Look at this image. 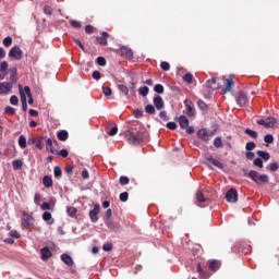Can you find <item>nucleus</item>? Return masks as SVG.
<instances>
[{"mask_svg": "<svg viewBox=\"0 0 279 279\" xmlns=\"http://www.w3.org/2000/svg\"><path fill=\"white\" fill-rule=\"evenodd\" d=\"M248 178L255 182V184H267L269 182V175L260 174L256 170H251L248 172Z\"/></svg>", "mask_w": 279, "mask_h": 279, "instance_id": "obj_1", "label": "nucleus"}, {"mask_svg": "<svg viewBox=\"0 0 279 279\" xmlns=\"http://www.w3.org/2000/svg\"><path fill=\"white\" fill-rule=\"evenodd\" d=\"M125 138L128 141V143H130L131 145H138V143H141V141H143V134L142 133H132V132H128L125 134Z\"/></svg>", "mask_w": 279, "mask_h": 279, "instance_id": "obj_2", "label": "nucleus"}, {"mask_svg": "<svg viewBox=\"0 0 279 279\" xmlns=\"http://www.w3.org/2000/svg\"><path fill=\"white\" fill-rule=\"evenodd\" d=\"M197 136L201 141H204L205 143H207V141H210V138L215 136V133L210 130L201 129L197 132Z\"/></svg>", "mask_w": 279, "mask_h": 279, "instance_id": "obj_3", "label": "nucleus"}, {"mask_svg": "<svg viewBox=\"0 0 279 279\" xmlns=\"http://www.w3.org/2000/svg\"><path fill=\"white\" fill-rule=\"evenodd\" d=\"M226 199L230 204H236L239 199V193L236 192V189L231 187L230 190H228V192L226 193Z\"/></svg>", "mask_w": 279, "mask_h": 279, "instance_id": "obj_4", "label": "nucleus"}, {"mask_svg": "<svg viewBox=\"0 0 279 279\" xmlns=\"http://www.w3.org/2000/svg\"><path fill=\"white\" fill-rule=\"evenodd\" d=\"M9 58H14L15 60H21L23 58V50H21V47L15 46L11 48L9 51Z\"/></svg>", "mask_w": 279, "mask_h": 279, "instance_id": "obj_5", "label": "nucleus"}, {"mask_svg": "<svg viewBox=\"0 0 279 279\" xmlns=\"http://www.w3.org/2000/svg\"><path fill=\"white\" fill-rule=\"evenodd\" d=\"M184 106H185V114L187 117H194L195 116V106L193 105V101L185 99Z\"/></svg>", "mask_w": 279, "mask_h": 279, "instance_id": "obj_6", "label": "nucleus"}, {"mask_svg": "<svg viewBox=\"0 0 279 279\" xmlns=\"http://www.w3.org/2000/svg\"><path fill=\"white\" fill-rule=\"evenodd\" d=\"M99 204L94 205V208L89 211V219L93 223H97V221H99V217H97V215H99Z\"/></svg>", "mask_w": 279, "mask_h": 279, "instance_id": "obj_7", "label": "nucleus"}, {"mask_svg": "<svg viewBox=\"0 0 279 279\" xmlns=\"http://www.w3.org/2000/svg\"><path fill=\"white\" fill-rule=\"evenodd\" d=\"M235 101L240 107L247 106V95L243 92H240L235 97Z\"/></svg>", "mask_w": 279, "mask_h": 279, "instance_id": "obj_8", "label": "nucleus"}, {"mask_svg": "<svg viewBox=\"0 0 279 279\" xmlns=\"http://www.w3.org/2000/svg\"><path fill=\"white\" fill-rule=\"evenodd\" d=\"M13 86L14 85L10 82L0 83V95H8V93L12 90Z\"/></svg>", "mask_w": 279, "mask_h": 279, "instance_id": "obj_9", "label": "nucleus"}, {"mask_svg": "<svg viewBox=\"0 0 279 279\" xmlns=\"http://www.w3.org/2000/svg\"><path fill=\"white\" fill-rule=\"evenodd\" d=\"M22 226L24 228H29V226H34V218L28 214H24L22 216Z\"/></svg>", "mask_w": 279, "mask_h": 279, "instance_id": "obj_10", "label": "nucleus"}, {"mask_svg": "<svg viewBox=\"0 0 279 279\" xmlns=\"http://www.w3.org/2000/svg\"><path fill=\"white\" fill-rule=\"evenodd\" d=\"M232 86H234V82H232V76H229L225 80V88L222 89V95L230 93V90H232Z\"/></svg>", "mask_w": 279, "mask_h": 279, "instance_id": "obj_11", "label": "nucleus"}, {"mask_svg": "<svg viewBox=\"0 0 279 279\" xmlns=\"http://www.w3.org/2000/svg\"><path fill=\"white\" fill-rule=\"evenodd\" d=\"M105 223L107 228H109L110 230H113L114 232H117L121 228V225H119V222L112 221V219H105Z\"/></svg>", "mask_w": 279, "mask_h": 279, "instance_id": "obj_12", "label": "nucleus"}, {"mask_svg": "<svg viewBox=\"0 0 279 279\" xmlns=\"http://www.w3.org/2000/svg\"><path fill=\"white\" fill-rule=\"evenodd\" d=\"M208 90H215L217 88H221V86L217 85V78L213 77L211 80H207L205 84Z\"/></svg>", "mask_w": 279, "mask_h": 279, "instance_id": "obj_13", "label": "nucleus"}, {"mask_svg": "<svg viewBox=\"0 0 279 279\" xmlns=\"http://www.w3.org/2000/svg\"><path fill=\"white\" fill-rule=\"evenodd\" d=\"M153 101L155 108H157L158 110H162V108H165V100H162V97L160 95L155 96Z\"/></svg>", "mask_w": 279, "mask_h": 279, "instance_id": "obj_14", "label": "nucleus"}, {"mask_svg": "<svg viewBox=\"0 0 279 279\" xmlns=\"http://www.w3.org/2000/svg\"><path fill=\"white\" fill-rule=\"evenodd\" d=\"M20 94L22 100V109L24 112H27V96H25V92H23V87L20 85Z\"/></svg>", "mask_w": 279, "mask_h": 279, "instance_id": "obj_15", "label": "nucleus"}, {"mask_svg": "<svg viewBox=\"0 0 279 279\" xmlns=\"http://www.w3.org/2000/svg\"><path fill=\"white\" fill-rule=\"evenodd\" d=\"M120 51H121V56H123L124 58H128L129 60L134 57V53L132 52V49H130L125 46L121 47Z\"/></svg>", "mask_w": 279, "mask_h": 279, "instance_id": "obj_16", "label": "nucleus"}, {"mask_svg": "<svg viewBox=\"0 0 279 279\" xmlns=\"http://www.w3.org/2000/svg\"><path fill=\"white\" fill-rule=\"evenodd\" d=\"M46 149L52 155L58 154V150L53 148V141L49 137L46 140Z\"/></svg>", "mask_w": 279, "mask_h": 279, "instance_id": "obj_17", "label": "nucleus"}, {"mask_svg": "<svg viewBox=\"0 0 279 279\" xmlns=\"http://www.w3.org/2000/svg\"><path fill=\"white\" fill-rule=\"evenodd\" d=\"M179 125L182 130H186V128H189V118H186V116H180Z\"/></svg>", "mask_w": 279, "mask_h": 279, "instance_id": "obj_18", "label": "nucleus"}, {"mask_svg": "<svg viewBox=\"0 0 279 279\" xmlns=\"http://www.w3.org/2000/svg\"><path fill=\"white\" fill-rule=\"evenodd\" d=\"M61 260H63V263L68 265V267H73V257H71V255L62 254Z\"/></svg>", "mask_w": 279, "mask_h": 279, "instance_id": "obj_19", "label": "nucleus"}, {"mask_svg": "<svg viewBox=\"0 0 279 279\" xmlns=\"http://www.w3.org/2000/svg\"><path fill=\"white\" fill-rule=\"evenodd\" d=\"M40 253L41 260H49V258H51V251L49 250V247L41 248Z\"/></svg>", "mask_w": 279, "mask_h": 279, "instance_id": "obj_20", "label": "nucleus"}, {"mask_svg": "<svg viewBox=\"0 0 279 279\" xmlns=\"http://www.w3.org/2000/svg\"><path fill=\"white\" fill-rule=\"evenodd\" d=\"M43 184L46 186V189H51V186H53V179H51L49 175H45L43 178Z\"/></svg>", "mask_w": 279, "mask_h": 279, "instance_id": "obj_21", "label": "nucleus"}, {"mask_svg": "<svg viewBox=\"0 0 279 279\" xmlns=\"http://www.w3.org/2000/svg\"><path fill=\"white\" fill-rule=\"evenodd\" d=\"M97 43H98L99 45H108V33H107V32H104V33H102V36L97 37Z\"/></svg>", "mask_w": 279, "mask_h": 279, "instance_id": "obj_22", "label": "nucleus"}, {"mask_svg": "<svg viewBox=\"0 0 279 279\" xmlns=\"http://www.w3.org/2000/svg\"><path fill=\"white\" fill-rule=\"evenodd\" d=\"M43 219H44V221H47L49 226H51L53 223V219L51 217V213H49V211H45L43 214Z\"/></svg>", "mask_w": 279, "mask_h": 279, "instance_id": "obj_23", "label": "nucleus"}, {"mask_svg": "<svg viewBox=\"0 0 279 279\" xmlns=\"http://www.w3.org/2000/svg\"><path fill=\"white\" fill-rule=\"evenodd\" d=\"M12 167L15 171H19L20 169H23V161L21 159L13 160Z\"/></svg>", "mask_w": 279, "mask_h": 279, "instance_id": "obj_24", "label": "nucleus"}, {"mask_svg": "<svg viewBox=\"0 0 279 279\" xmlns=\"http://www.w3.org/2000/svg\"><path fill=\"white\" fill-rule=\"evenodd\" d=\"M19 146L21 147V149H25V147H27V138H25V135L20 136Z\"/></svg>", "mask_w": 279, "mask_h": 279, "instance_id": "obj_25", "label": "nucleus"}, {"mask_svg": "<svg viewBox=\"0 0 279 279\" xmlns=\"http://www.w3.org/2000/svg\"><path fill=\"white\" fill-rule=\"evenodd\" d=\"M57 136L60 141H66L69 138V132L62 130L58 132Z\"/></svg>", "mask_w": 279, "mask_h": 279, "instance_id": "obj_26", "label": "nucleus"}, {"mask_svg": "<svg viewBox=\"0 0 279 279\" xmlns=\"http://www.w3.org/2000/svg\"><path fill=\"white\" fill-rule=\"evenodd\" d=\"M118 89L122 95H125V96L130 95V88L123 84L118 85Z\"/></svg>", "mask_w": 279, "mask_h": 279, "instance_id": "obj_27", "label": "nucleus"}, {"mask_svg": "<svg viewBox=\"0 0 279 279\" xmlns=\"http://www.w3.org/2000/svg\"><path fill=\"white\" fill-rule=\"evenodd\" d=\"M257 156H259V158H263V160H269L271 158L269 153L263 150H258Z\"/></svg>", "mask_w": 279, "mask_h": 279, "instance_id": "obj_28", "label": "nucleus"}, {"mask_svg": "<svg viewBox=\"0 0 279 279\" xmlns=\"http://www.w3.org/2000/svg\"><path fill=\"white\" fill-rule=\"evenodd\" d=\"M138 93L140 95H142V97H147V95H149V87H140Z\"/></svg>", "mask_w": 279, "mask_h": 279, "instance_id": "obj_29", "label": "nucleus"}, {"mask_svg": "<svg viewBox=\"0 0 279 279\" xmlns=\"http://www.w3.org/2000/svg\"><path fill=\"white\" fill-rule=\"evenodd\" d=\"M145 112H147V114H156V108L154 105H147L145 107Z\"/></svg>", "mask_w": 279, "mask_h": 279, "instance_id": "obj_30", "label": "nucleus"}, {"mask_svg": "<svg viewBox=\"0 0 279 279\" xmlns=\"http://www.w3.org/2000/svg\"><path fill=\"white\" fill-rule=\"evenodd\" d=\"M197 274H199L201 278H204V279L209 278L208 274H206V272H204V270H202V265L201 264L197 265Z\"/></svg>", "mask_w": 279, "mask_h": 279, "instance_id": "obj_31", "label": "nucleus"}, {"mask_svg": "<svg viewBox=\"0 0 279 279\" xmlns=\"http://www.w3.org/2000/svg\"><path fill=\"white\" fill-rule=\"evenodd\" d=\"M245 134H247L252 138H258V133L252 129H246Z\"/></svg>", "mask_w": 279, "mask_h": 279, "instance_id": "obj_32", "label": "nucleus"}, {"mask_svg": "<svg viewBox=\"0 0 279 279\" xmlns=\"http://www.w3.org/2000/svg\"><path fill=\"white\" fill-rule=\"evenodd\" d=\"M66 213L69 217H75V215H77V209L75 207L70 206L66 208Z\"/></svg>", "mask_w": 279, "mask_h": 279, "instance_id": "obj_33", "label": "nucleus"}, {"mask_svg": "<svg viewBox=\"0 0 279 279\" xmlns=\"http://www.w3.org/2000/svg\"><path fill=\"white\" fill-rule=\"evenodd\" d=\"M274 125H276V118H267L266 128H274Z\"/></svg>", "mask_w": 279, "mask_h": 279, "instance_id": "obj_34", "label": "nucleus"}, {"mask_svg": "<svg viewBox=\"0 0 279 279\" xmlns=\"http://www.w3.org/2000/svg\"><path fill=\"white\" fill-rule=\"evenodd\" d=\"M214 146L217 148V149H220V147H223V142H221V137H216L214 140Z\"/></svg>", "mask_w": 279, "mask_h": 279, "instance_id": "obj_35", "label": "nucleus"}, {"mask_svg": "<svg viewBox=\"0 0 279 279\" xmlns=\"http://www.w3.org/2000/svg\"><path fill=\"white\" fill-rule=\"evenodd\" d=\"M155 93H158V95H162L165 93V87L161 84H157L154 87Z\"/></svg>", "mask_w": 279, "mask_h": 279, "instance_id": "obj_36", "label": "nucleus"}, {"mask_svg": "<svg viewBox=\"0 0 279 279\" xmlns=\"http://www.w3.org/2000/svg\"><path fill=\"white\" fill-rule=\"evenodd\" d=\"M183 82H186L187 84H193V74L186 73V74L183 76Z\"/></svg>", "mask_w": 279, "mask_h": 279, "instance_id": "obj_37", "label": "nucleus"}, {"mask_svg": "<svg viewBox=\"0 0 279 279\" xmlns=\"http://www.w3.org/2000/svg\"><path fill=\"white\" fill-rule=\"evenodd\" d=\"M197 106H198V108H199L201 110H203L204 112H205L206 110H208V105H206V102H204V100H198V101H197Z\"/></svg>", "mask_w": 279, "mask_h": 279, "instance_id": "obj_38", "label": "nucleus"}, {"mask_svg": "<svg viewBox=\"0 0 279 279\" xmlns=\"http://www.w3.org/2000/svg\"><path fill=\"white\" fill-rule=\"evenodd\" d=\"M4 112H5V114H10L12 117L13 114L16 113V109H14L13 107L8 106V107H5Z\"/></svg>", "mask_w": 279, "mask_h": 279, "instance_id": "obj_39", "label": "nucleus"}, {"mask_svg": "<svg viewBox=\"0 0 279 279\" xmlns=\"http://www.w3.org/2000/svg\"><path fill=\"white\" fill-rule=\"evenodd\" d=\"M53 156H61L62 158H66L69 156V150L66 149H61L60 151L57 150V154Z\"/></svg>", "mask_w": 279, "mask_h": 279, "instance_id": "obj_40", "label": "nucleus"}, {"mask_svg": "<svg viewBox=\"0 0 279 279\" xmlns=\"http://www.w3.org/2000/svg\"><path fill=\"white\" fill-rule=\"evenodd\" d=\"M246 151H252L253 149H256V144L254 142L246 143L245 146Z\"/></svg>", "mask_w": 279, "mask_h": 279, "instance_id": "obj_41", "label": "nucleus"}, {"mask_svg": "<svg viewBox=\"0 0 279 279\" xmlns=\"http://www.w3.org/2000/svg\"><path fill=\"white\" fill-rule=\"evenodd\" d=\"M218 267H219V264H217V260H211V262L209 263V269H210L211 271H217Z\"/></svg>", "mask_w": 279, "mask_h": 279, "instance_id": "obj_42", "label": "nucleus"}, {"mask_svg": "<svg viewBox=\"0 0 279 279\" xmlns=\"http://www.w3.org/2000/svg\"><path fill=\"white\" fill-rule=\"evenodd\" d=\"M10 105L11 106H19V97L16 95L11 96Z\"/></svg>", "mask_w": 279, "mask_h": 279, "instance_id": "obj_43", "label": "nucleus"}, {"mask_svg": "<svg viewBox=\"0 0 279 279\" xmlns=\"http://www.w3.org/2000/svg\"><path fill=\"white\" fill-rule=\"evenodd\" d=\"M264 141H265V143H268V145H270L271 143H274V135H271V134H266V135L264 136Z\"/></svg>", "mask_w": 279, "mask_h": 279, "instance_id": "obj_44", "label": "nucleus"}, {"mask_svg": "<svg viewBox=\"0 0 279 279\" xmlns=\"http://www.w3.org/2000/svg\"><path fill=\"white\" fill-rule=\"evenodd\" d=\"M54 178H62V169L59 166L54 167Z\"/></svg>", "mask_w": 279, "mask_h": 279, "instance_id": "obj_45", "label": "nucleus"}, {"mask_svg": "<svg viewBox=\"0 0 279 279\" xmlns=\"http://www.w3.org/2000/svg\"><path fill=\"white\" fill-rule=\"evenodd\" d=\"M196 199L199 202V204H203V202H206V197H204V194L202 192L196 193Z\"/></svg>", "mask_w": 279, "mask_h": 279, "instance_id": "obj_46", "label": "nucleus"}, {"mask_svg": "<svg viewBox=\"0 0 279 279\" xmlns=\"http://www.w3.org/2000/svg\"><path fill=\"white\" fill-rule=\"evenodd\" d=\"M70 24L74 27V29H80V27H82V23L75 20H71Z\"/></svg>", "mask_w": 279, "mask_h": 279, "instance_id": "obj_47", "label": "nucleus"}, {"mask_svg": "<svg viewBox=\"0 0 279 279\" xmlns=\"http://www.w3.org/2000/svg\"><path fill=\"white\" fill-rule=\"evenodd\" d=\"M253 165H255V167H259V169H263V159L255 158Z\"/></svg>", "mask_w": 279, "mask_h": 279, "instance_id": "obj_48", "label": "nucleus"}, {"mask_svg": "<svg viewBox=\"0 0 279 279\" xmlns=\"http://www.w3.org/2000/svg\"><path fill=\"white\" fill-rule=\"evenodd\" d=\"M120 184H122V186H125V185L130 184V178L121 177L120 178Z\"/></svg>", "mask_w": 279, "mask_h": 279, "instance_id": "obj_49", "label": "nucleus"}, {"mask_svg": "<svg viewBox=\"0 0 279 279\" xmlns=\"http://www.w3.org/2000/svg\"><path fill=\"white\" fill-rule=\"evenodd\" d=\"M102 93L106 97H110L112 95V88L110 87H102Z\"/></svg>", "mask_w": 279, "mask_h": 279, "instance_id": "obj_50", "label": "nucleus"}, {"mask_svg": "<svg viewBox=\"0 0 279 279\" xmlns=\"http://www.w3.org/2000/svg\"><path fill=\"white\" fill-rule=\"evenodd\" d=\"M97 64H98V66H106V58L98 57L97 58Z\"/></svg>", "mask_w": 279, "mask_h": 279, "instance_id": "obj_51", "label": "nucleus"}, {"mask_svg": "<svg viewBox=\"0 0 279 279\" xmlns=\"http://www.w3.org/2000/svg\"><path fill=\"white\" fill-rule=\"evenodd\" d=\"M130 194L128 192H123L120 194V202H128Z\"/></svg>", "mask_w": 279, "mask_h": 279, "instance_id": "obj_52", "label": "nucleus"}, {"mask_svg": "<svg viewBox=\"0 0 279 279\" xmlns=\"http://www.w3.org/2000/svg\"><path fill=\"white\" fill-rule=\"evenodd\" d=\"M211 165H214V167H218V169H223V163H221V161H219L218 159H214L211 161Z\"/></svg>", "mask_w": 279, "mask_h": 279, "instance_id": "obj_53", "label": "nucleus"}, {"mask_svg": "<svg viewBox=\"0 0 279 279\" xmlns=\"http://www.w3.org/2000/svg\"><path fill=\"white\" fill-rule=\"evenodd\" d=\"M4 47H10L12 45V37L8 36L3 39Z\"/></svg>", "mask_w": 279, "mask_h": 279, "instance_id": "obj_54", "label": "nucleus"}, {"mask_svg": "<svg viewBox=\"0 0 279 279\" xmlns=\"http://www.w3.org/2000/svg\"><path fill=\"white\" fill-rule=\"evenodd\" d=\"M162 71H169L171 69V65H169V62L162 61L160 64Z\"/></svg>", "mask_w": 279, "mask_h": 279, "instance_id": "obj_55", "label": "nucleus"}, {"mask_svg": "<svg viewBox=\"0 0 279 279\" xmlns=\"http://www.w3.org/2000/svg\"><path fill=\"white\" fill-rule=\"evenodd\" d=\"M92 76H93V80H96V81L101 80V73L99 71H94Z\"/></svg>", "mask_w": 279, "mask_h": 279, "instance_id": "obj_56", "label": "nucleus"}, {"mask_svg": "<svg viewBox=\"0 0 279 279\" xmlns=\"http://www.w3.org/2000/svg\"><path fill=\"white\" fill-rule=\"evenodd\" d=\"M0 71L2 73H5V71H8V61H3L1 64H0Z\"/></svg>", "mask_w": 279, "mask_h": 279, "instance_id": "obj_57", "label": "nucleus"}, {"mask_svg": "<svg viewBox=\"0 0 279 279\" xmlns=\"http://www.w3.org/2000/svg\"><path fill=\"white\" fill-rule=\"evenodd\" d=\"M117 132H119V128L113 126L109 132V136H117Z\"/></svg>", "mask_w": 279, "mask_h": 279, "instance_id": "obj_58", "label": "nucleus"}, {"mask_svg": "<svg viewBox=\"0 0 279 279\" xmlns=\"http://www.w3.org/2000/svg\"><path fill=\"white\" fill-rule=\"evenodd\" d=\"M44 13L48 14V16H51V14H52L51 7H49V5L44 7Z\"/></svg>", "mask_w": 279, "mask_h": 279, "instance_id": "obj_59", "label": "nucleus"}, {"mask_svg": "<svg viewBox=\"0 0 279 279\" xmlns=\"http://www.w3.org/2000/svg\"><path fill=\"white\" fill-rule=\"evenodd\" d=\"M40 208L41 210H51V205L49 203H43Z\"/></svg>", "mask_w": 279, "mask_h": 279, "instance_id": "obj_60", "label": "nucleus"}, {"mask_svg": "<svg viewBox=\"0 0 279 279\" xmlns=\"http://www.w3.org/2000/svg\"><path fill=\"white\" fill-rule=\"evenodd\" d=\"M160 119H162V121H169V117L167 116V111H161L159 113Z\"/></svg>", "mask_w": 279, "mask_h": 279, "instance_id": "obj_61", "label": "nucleus"}, {"mask_svg": "<svg viewBox=\"0 0 279 279\" xmlns=\"http://www.w3.org/2000/svg\"><path fill=\"white\" fill-rule=\"evenodd\" d=\"M269 169L270 171H278L279 169L278 162L270 163Z\"/></svg>", "mask_w": 279, "mask_h": 279, "instance_id": "obj_62", "label": "nucleus"}, {"mask_svg": "<svg viewBox=\"0 0 279 279\" xmlns=\"http://www.w3.org/2000/svg\"><path fill=\"white\" fill-rule=\"evenodd\" d=\"M167 128L168 130H175V128H178V124H175V122H168Z\"/></svg>", "mask_w": 279, "mask_h": 279, "instance_id": "obj_63", "label": "nucleus"}, {"mask_svg": "<svg viewBox=\"0 0 279 279\" xmlns=\"http://www.w3.org/2000/svg\"><path fill=\"white\" fill-rule=\"evenodd\" d=\"M245 156H246V159H247V160H252L256 155H255L254 153H252V151H247V153L245 154Z\"/></svg>", "mask_w": 279, "mask_h": 279, "instance_id": "obj_64", "label": "nucleus"}]
</instances>
